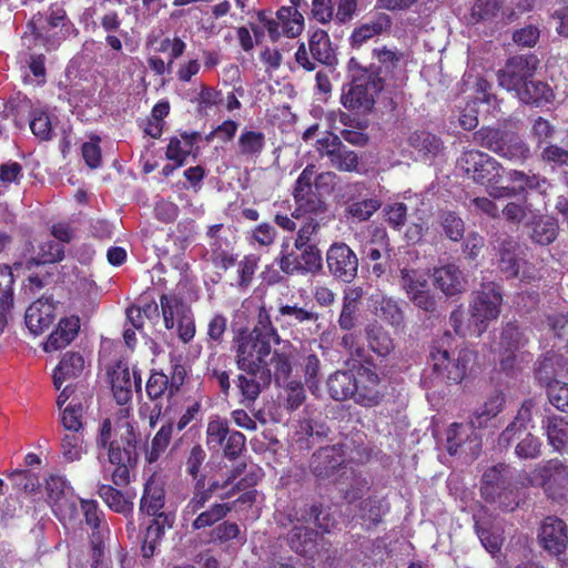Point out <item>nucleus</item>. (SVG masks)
I'll use <instances>...</instances> for the list:
<instances>
[{
  "instance_id": "nucleus-14",
  "label": "nucleus",
  "mask_w": 568,
  "mask_h": 568,
  "mask_svg": "<svg viewBox=\"0 0 568 568\" xmlns=\"http://www.w3.org/2000/svg\"><path fill=\"white\" fill-rule=\"evenodd\" d=\"M326 265L333 278L351 283L358 272V257L344 242H334L326 251Z\"/></svg>"
},
{
  "instance_id": "nucleus-33",
  "label": "nucleus",
  "mask_w": 568,
  "mask_h": 568,
  "mask_svg": "<svg viewBox=\"0 0 568 568\" xmlns=\"http://www.w3.org/2000/svg\"><path fill=\"white\" fill-rule=\"evenodd\" d=\"M508 180L516 185L518 195L526 194L527 191H535L541 195H546L551 187L550 181L540 175L539 173H528L519 170H510L508 172Z\"/></svg>"
},
{
  "instance_id": "nucleus-4",
  "label": "nucleus",
  "mask_w": 568,
  "mask_h": 568,
  "mask_svg": "<svg viewBox=\"0 0 568 568\" xmlns=\"http://www.w3.org/2000/svg\"><path fill=\"white\" fill-rule=\"evenodd\" d=\"M28 28L47 52L55 51L65 40L79 34L64 8L55 4H51L43 14H34Z\"/></svg>"
},
{
  "instance_id": "nucleus-7",
  "label": "nucleus",
  "mask_w": 568,
  "mask_h": 568,
  "mask_svg": "<svg viewBox=\"0 0 568 568\" xmlns=\"http://www.w3.org/2000/svg\"><path fill=\"white\" fill-rule=\"evenodd\" d=\"M277 264L287 276H315L323 270L322 251L318 245L290 248L288 243H282Z\"/></svg>"
},
{
  "instance_id": "nucleus-44",
  "label": "nucleus",
  "mask_w": 568,
  "mask_h": 568,
  "mask_svg": "<svg viewBox=\"0 0 568 568\" xmlns=\"http://www.w3.org/2000/svg\"><path fill=\"white\" fill-rule=\"evenodd\" d=\"M564 366L561 355L555 352H547L536 363V378L548 387V384H552V378L562 371Z\"/></svg>"
},
{
  "instance_id": "nucleus-61",
  "label": "nucleus",
  "mask_w": 568,
  "mask_h": 568,
  "mask_svg": "<svg viewBox=\"0 0 568 568\" xmlns=\"http://www.w3.org/2000/svg\"><path fill=\"white\" fill-rule=\"evenodd\" d=\"M381 206L382 202L376 197L364 199L349 204L347 213L358 221H367Z\"/></svg>"
},
{
  "instance_id": "nucleus-26",
  "label": "nucleus",
  "mask_w": 568,
  "mask_h": 568,
  "mask_svg": "<svg viewBox=\"0 0 568 568\" xmlns=\"http://www.w3.org/2000/svg\"><path fill=\"white\" fill-rule=\"evenodd\" d=\"M165 504V490L163 484L151 476L144 484L143 494L140 500V513L152 516H172L162 511Z\"/></svg>"
},
{
  "instance_id": "nucleus-55",
  "label": "nucleus",
  "mask_w": 568,
  "mask_h": 568,
  "mask_svg": "<svg viewBox=\"0 0 568 568\" xmlns=\"http://www.w3.org/2000/svg\"><path fill=\"white\" fill-rule=\"evenodd\" d=\"M146 395L151 400L161 399L163 396L171 398L175 393H171V385L169 383V376L162 372L152 371L150 374L146 385Z\"/></svg>"
},
{
  "instance_id": "nucleus-52",
  "label": "nucleus",
  "mask_w": 568,
  "mask_h": 568,
  "mask_svg": "<svg viewBox=\"0 0 568 568\" xmlns=\"http://www.w3.org/2000/svg\"><path fill=\"white\" fill-rule=\"evenodd\" d=\"M80 506L84 517L85 525L91 529V539H103L101 535V524L104 519L103 511L94 499L80 498Z\"/></svg>"
},
{
  "instance_id": "nucleus-37",
  "label": "nucleus",
  "mask_w": 568,
  "mask_h": 568,
  "mask_svg": "<svg viewBox=\"0 0 568 568\" xmlns=\"http://www.w3.org/2000/svg\"><path fill=\"white\" fill-rule=\"evenodd\" d=\"M374 313L393 327H399L404 323V312L398 302L392 297L374 294L372 296Z\"/></svg>"
},
{
  "instance_id": "nucleus-64",
  "label": "nucleus",
  "mask_w": 568,
  "mask_h": 568,
  "mask_svg": "<svg viewBox=\"0 0 568 568\" xmlns=\"http://www.w3.org/2000/svg\"><path fill=\"white\" fill-rule=\"evenodd\" d=\"M547 397L549 403L558 410L568 414V384L554 381L548 384Z\"/></svg>"
},
{
  "instance_id": "nucleus-51",
  "label": "nucleus",
  "mask_w": 568,
  "mask_h": 568,
  "mask_svg": "<svg viewBox=\"0 0 568 568\" xmlns=\"http://www.w3.org/2000/svg\"><path fill=\"white\" fill-rule=\"evenodd\" d=\"M233 509V504H213L210 508L201 511L192 521L193 530L212 527L227 516Z\"/></svg>"
},
{
  "instance_id": "nucleus-24",
  "label": "nucleus",
  "mask_w": 568,
  "mask_h": 568,
  "mask_svg": "<svg viewBox=\"0 0 568 568\" xmlns=\"http://www.w3.org/2000/svg\"><path fill=\"white\" fill-rule=\"evenodd\" d=\"M287 521L288 524L314 523L323 532H329L335 525L331 513L322 504L305 505L301 508L293 507L287 514Z\"/></svg>"
},
{
  "instance_id": "nucleus-3",
  "label": "nucleus",
  "mask_w": 568,
  "mask_h": 568,
  "mask_svg": "<svg viewBox=\"0 0 568 568\" xmlns=\"http://www.w3.org/2000/svg\"><path fill=\"white\" fill-rule=\"evenodd\" d=\"M352 81L343 87L342 104L349 111L367 114L373 111L376 97L384 90L383 79L372 68H365L352 58L348 61Z\"/></svg>"
},
{
  "instance_id": "nucleus-29",
  "label": "nucleus",
  "mask_w": 568,
  "mask_h": 568,
  "mask_svg": "<svg viewBox=\"0 0 568 568\" xmlns=\"http://www.w3.org/2000/svg\"><path fill=\"white\" fill-rule=\"evenodd\" d=\"M80 329V318L70 316L61 318L57 328L49 335L44 343L45 352H54L67 347L78 336Z\"/></svg>"
},
{
  "instance_id": "nucleus-6",
  "label": "nucleus",
  "mask_w": 568,
  "mask_h": 568,
  "mask_svg": "<svg viewBox=\"0 0 568 568\" xmlns=\"http://www.w3.org/2000/svg\"><path fill=\"white\" fill-rule=\"evenodd\" d=\"M473 135L477 144L513 163H525L531 156L529 144L514 131L483 128Z\"/></svg>"
},
{
  "instance_id": "nucleus-38",
  "label": "nucleus",
  "mask_w": 568,
  "mask_h": 568,
  "mask_svg": "<svg viewBox=\"0 0 568 568\" xmlns=\"http://www.w3.org/2000/svg\"><path fill=\"white\" fill-rule=\"evenodd\" d=\"M365 335L369 349L381 357L388 356L395 348L389 333L376 322L365 327Z\"/></svg>"
},
{
  "instance_id": "nucleus-23",
  "label": "nucleus",
  "mask_w": 568,
  "mask_h": 568,
  "mask_svg": "<svg viewBox=\"0 0 568 568\" xmlns=\"http://www.w3.org/2000/svg\"><path fill=\"white\" fill-rule=\"evenodd\" d=\"M373 57L378 61V67L371 64L368 68H372L374 72L383 79V88L386 83L392 81L394 82V85H397L396 81L398 79V74L403 73L400 62L404 54L398 51H393L386 47H382L373 50Z\"/></svg>"
},
{
  "instance_id": "nucleus-28",
  "label": "nucleus",
  "mask_w": 568,
  "mask_h": 568,
  "mask_svg": "<svg viewBox=\"0 0 568 568\" xmlns=\"http://www.w3.org/2000/svg\"><path fill=\"white\" fill-rule=\"evenodd\" d=\"M173 525V516H158L151 519L143 530L141 554L150 559L155 555L156 548L165 534V528Z\"/></svg>"
},
{
  "instance_id": "nucleus-49",
  "label": "nucleus",
  "mask_w": 568,
  "mask_h": 568,
  "mask_svg": "<svg viewBox=\"0 0 568 568\" xmlns=\"http://www.w3.org/2000/svg\"><path fill=\"white\" fill-rule=\"evenodd\" d=\"M536 215L531 216L532 230L530 239L539 245H548L558 236V222L551 217L539 219L535 221Z\"/></svg>"
},
{
  "instance_id": "nucleus-47",
  "label": "nucleus",
  "mask_w": 568,
  "mask_h": 568,
  "mask_svg": "<svg viewBox=\"0 0 568 568\" xmlns=\"http://www.w3.org/2000/svg\"><path fill=\"white\" fill-rule=\"evenodd\" d=\"M517 97L526 104L540 105L547 103L552 98V91L549 85L542 81L529 80L517 91Z\"/></svg>"
},
{
  "instance_id": "nucleus-17",
  "label": "nucleus",
  "mask_w": 568,
  "mask_h": 568,
  "mask_svg": "<svg viewBox=\"0 0 568 568\" xmlns=\"http://www.w3.org/2000/svg\"><path fill=\"white\" fill-rule=\"evenodd\" d=\"M345 462L344 444L324 446L313 453L310 469L317 479H328L344 467Z\"/></svg>"
},
{
  "instance_id": "nucleus-57",
  "label": "nucleus",
  "mask_w": 568,
  "mask_h": 568,
  "mask_svg": "<svg viewBox=\"0 0 568 568\" xmlns=\"http://www.w3.org/2000/svg\"><path fill=\"white\" fill-rule=\"evenodd\" d=\"M505 398L501 393H496L493 395L484 405V408L480 412H477L475 418L470 420V426L473 428L481 427L488 419L497 416V414L501 410Z\"/></svg>"
},
{
  "instance_id": "nucleus-36",
  "label": "nucleus",
  "mask_w": 568,
  "mask_h": 568,
  "mask_svg": "<svg viewBox=\"0 0 568 568\" xmlns=\"http://www.w3.org/2000/svg\"><path fill=\"white\" fill-rule=\"evenodd\" d=\"M497 246L499 253V267L506 277H516L519 272V263L516 251L518 248L517 241L505 234L497 240Z\"/></svg>"
},
{
  "instance_id": "nucleus-15",
  "label": "nucleus",
  "mask_w": 568,
  "mask_h": 568,
  "mask_svg": "<svg viewBox=\"0 0 568 568\" xmlns=\"http://www.w3.org/2000/svg\"><path fill=\"white\" fill-rule=\"evenodd\" d=\"M501 169V164L487 153L475 150L464 152V173L478 184L497 183Z\"/></svg>"
},
{
  "instance_id": "nucleus-1",
  "label": "nucleus",
  "mask_w": 568,
  "mask_h": 568,
  "mask_svg": "<svg viewBox=\"0 0 568 568\" xmlns=\"http://www.w3.org/2000/svg\"><path fill=\"white\" fill-rule=\"evenodd\" d=\"M140 435L134 425L124 420L118 423L115 437L112 439V422L104 418L95 436V445L99 449H105L109 463L114 466L111 480L114 486L101 484L98 486V495L114 513L123 516L132 515L133 503L125 498L116 487H125L131 483V471L139 463Z\"/></svg>"
},
{
  "instance_id": "nucleus-34",
  "label": "nucleus",
  "mask_w": 568,
  "mask_h": 568,
  "mask_svg": "<svg viewBox=\"0 0 568 568\" xmlns=\"http://www.w3.org/2000/svg\"><path fill=\"white\" fill-rule=\"evenodd\" d=\"M534 408V399H527L523 403L515 420L499 435V446L507 448L516 438L521 437L527 424L531 422Z\"/></svg>"
},
{
  "instance_id": "nucleus-32",
  "label": "nucleus",
  "mask_w": 568,
  "mask_h": 568,
  "mask_svg": "<svg viewBox=\"0 0 568 568\" xmlns=\"http://www.w3.org/2000/svg\"><path fill=\"white\" fill-rule=\"evenodd\" d=\"M327 390L335 400L355 399L356 376L352 371H336L327 378Z\"/></svg>"
},
{
  "instance_id": "nucleus-40",
  "label": "nucleus",
  "mask_w": 568,
  "mask_h": 568,
  "mask_svg": "<svg viewBox=\"0 0 568 568\" xmlns=\"http://www.w3.org/2000/svg\"><path fill=\"white\" fill-rule=\"evenodd\" d=\"M430 356L434 362V371L437 374L446 377L452 383H462L460 355L452 359L448 351L436 349L430 353Z\"/></svg>"
},
{
  "instance_id": "nucleus-11",
  "label": "nucleus",
  "mask_w": 568,
  "mask_h": 568,
  "mask_svg": "<svg viewBox=\"0 0 568 568\" xmlns=\"http://www.w3.org/2000/svg\"><path fill=\"white\" fill-rule=\"evenodd\" d=\"M501 294L494 283L481 284L475 300L470 304V318L468 328L476 336H480L490 321L499 315Z\"/></svg>"
},
{
  "instance_id": "nucleus-19",
  "label": "nucleus",
  "mask_w": 568,
  "mask_h": 568,
  "mask_svg": "<svg viewBox=\"0 0 568 568\" xmlns=\"http://www.w3.org/2000/svg\"><path fill=\"white\" fill-rule=\"evenodd\" d=\"M357 390L355 402L364 407H375L384 398V389L379 375L371 367L361 365L357 368Z\"/></svg>"
},
{
  "instance_id": "nucleus-25",
  "label": "nucleus",
  "mask_w": 568,
  "mask_h": 568,
  "mask_svg": "<svg viewBox=\"0 0 568 568\" xmlns=\"http://www.w3.org/2000/svg\"><path fill=\"white\" fill-rule=\"evenodd\" d=\"M201 139L200 132L180 133V136H171L165 149L166 160L176 163V166H184L187 162L189 155L193 154L195 159L197 153H193L195 144Z\"/></svg>"
},
{
  "instance_id": "nucleus-31",
  "label": "nucleus",
  "mask_w": 568,
  "mask_h": 568,
  "mask_svg": "<svg viewBox=\"0 0 568 568\" xmlns=\"http://www.w3.org/2000/svg\"><path fill=\"white\" fill-rule=\"evenodd\" d=\"M474 520L475 531L485 549L493 555L498 552L504 542L500 529L484 513L474 515Z\"/></svg>"
},
{
  "instance_id": "nucleus-10",
  "label": "nucleus",
  "mask_w": 568,
  "mask_h": 568,
  "mask_svg": "<svg viewBox=\"0 0 568 568\" xmlns=\"http://www.w3.org/2000/svg\"><path fill=\"white\" fill-rule=\"evenodd\" d=\"M296 63L307 72L316 69V63L333 65L336 61L335 51L328 33L323 29L313 31L305 42H300L295 52Z\"/></svg>"
},
{
  "instance_id": "nucleus-5",
  "label": "nucleus",
  "mask_w": 568,
  "mask_h": 568,
  "mask_svg": "<svg viewBox=\"0 0 568 568\" xmlns=\"http://www.w3.org/2000/svg\"><path fill=\"white\" fill-rule=\"evenodd\" d=\"M332 178H334V174L331 172L316 174L314 164H307L303 169L292 192L295 202V209L292 212L294 219L300 220L305 215H321L327 211V204L317 191V184L320 181Z\"/></svg>"
},
{
  "instance_id": "nucleus-46",
  "label": "nucleus",
  "mask_w": 568,
  "mask_h": 568,
  "mask_svg": "<svg viewBox=\"0 0 568 568\" xmlns=\"http://www.w3.org/2000/svg\"><path fill=\"white\" fill-rule=\"evenodd\" d=\"M549 445L557 452H561L568 444L567 424L556 415L547 416L542 420Z\"/></svg>"
},
{
  "instance_id": "nucleus-48",
  "label": "nucleus",
  "mask_w": 568,
  "mask_h": 568,
  "mask_svg": "<svg viewBox=\"0 0 568 568\" xmlns=\"http://www.w3.org/2000/svg\"><path fill=\"white\" fill-rule=\"evenodd\" d=\"M60 453L67 463L80 460L85 453L84 432H67L60 440Z\"/></svg>"
},
{
  "instance_id": "nucleus-59",
  "label": "nucleus",
  "mask_w": 568,
  "mask_h": 568,
  "mask_svg": "<svg viewBox=\"0 0 568 568\" xmlns=\"http://www.w3.org/2000/svg\"><path fill=\"white\" fill-rule=\"evenodd\" d=\"M211 247V262L215 268L221 271H227L235 265L237 256L232 252L222 247L221 239L210 242Z\"/></svg>"
},
{
  "instance_id": "nucleus-8",
  "label": "nucleus",
  "mask_w": 568,
  "mask_h": 568,
  "mask_svg": "<svg viewBox=\"0 0 568 568\" xmlns=\"http://www.w3.org/2000/svg\"><path fill=\"white\" fill-rule=\"evenodd\" d=\"M205 444L210 450H222L226 459L236 460L246 448V437L243 433L230 428L226 418L213 415L206 425Z\"/></svg>"
},
{
  "instance_id": "nucleus-45",
  "label": "nucleus",
  "mask_w": 568,
  "mask_h": 568,
  "mask_svg": "<svg viewBox=\"0 0 568 568\" xmlns=\"http://www.w3.org/2000/svg\"><path fill=\"white\" fill-rule=\"evenodd\" d=\"M173 420L165 422L155 433L151 440V446L145 450V460L148 464L156 463L168 449L173 435Z\"/></svg>"
},
{
  "instance_id": "nucleus-22",
  "label": "nucleus",
  "mask_w": 568,
  "mask_h": 568,
  "mask_svg": "<svg viewBox=\"0 0 568 568\" xmlns=\"http://www.w3.org/2000/svg\"><path fill=\"white\" fill-rule=\"evenodd\" d=\"M516 477V470L508 465L498 464L488 468L481 478V496L486 500H495L500 489L511 486Z\"/></svg>"
},
{
  "instance_id": "nucleus-18",
  "label": "nucleus",
  "mask_w": 568,
  "mask_h": 568,
  "mask_svg": "<svg viewBox=\"0 0 568 568\" xmlns=\"http://www.w3.org/2000/svg\"><path fill=\"white\" fill-rule=\"evenodd\" d=\"M537 538L545 551L552 556H559L568 545L567 524L556 516H548L542 520Z\"/></svg>"
},
{
  "instance_id": "nucleus-39",
  "label": "nucleus",
  "mask_w": 568,
  "mask_h": 568,
  "mask_svg": "<svg viewBox=\"0 0 568 568\" xmlns=\"http://www.w3.org/2000/svg\"><path fill=\"white\" fill-rule=\"evenodd\" d=\"M363 295L359 287L345 292L343 296L342 311L338 317L339 328L343 331H352L358 322V304Z\"/></svg>"
},
{
  "instance_id": "nucleus-20",
  "label": "nucleus",
  "mask_w": 568,
  "mask_h": 568,
  "mask_svg": "<svg viewBox=\"0 0 568 568\" xmlns=\"http://www.w3.org/2000/svg\"><path fill=\"white\" fill-rule=\"evenodd\" d=\"M320 152L327 156L333 168L341 172L358 170V155L349 150L337 135L318 140Z\"/></svg>"
},
{
  "instance_id": "nucleus-9",
  "label": "nucleus",
  "mask_w": 568,
  "mask_h": 568,
  "mask_svg": "<svg viewBox=\"0 0 568 568\" xmlns=\"http://www.w3.org/2000/svg\"><path fill=\"white\" fill-rule=\"evenodd\" d=\"M255 14L273 43L282 38L294 39L304 30V17L295 7L282 6L275 13L271 10H258Z\"/></svg>"
},
{
  "instance_id": "nucleus-54",
  "label": "nucleus",
  "mask_w": 568,
  "mask_h": 568,
  "mask_svg": "<svg viewBox=\"0 0 568 568\" xmlns=\"http://www.w3.org/2000/svg\"><path fill=\"white\" fill-rule=\"evenodd\" d=\"M61 424L65 432H84L85 423L83 405L80 402L74 403V400H72L61 412Z\"/></svg>"
},
{
  "instance_id": "nucleus-56",
  "label": "nucleus",
  "mask_w": 568,
  "mask_h": 568,
  "mask_svg": "<svg viewBox=\"0 0 568 568\" xmlns=\"http://www.w3.org/2000/svg\"><path fill=\"white\" fill-rule=\"evenodd\" d=\"M270 365L273 367L272 377L275 384L281 385L290 381L292 374L291 356L284 352L274 351L270 359Z\"/></svg>"
},
{
  "instance_id": "nucleus-62",
  "label": "nucleus",
  "mask_w": 568,
  "mask_h": 568,
  "mask_svg": "<svg viewBox=\"0 0 568 568\" xmlns=\"http://www.w3.org/2000/svg\"><path fill=\"white\" fill-rule=\"evenodd\" d=\"M30 130L41 141L51 140L53 130L49 114L44 111H33L30 119Z\"/></svg>"
},
{
  "instance_id": "nucleus-2",
  "label": "nucleus",
  "mask_w": 568,
  "mask_h": 568,
  "mask_svg": "<svg viewBox=\"0 0 568 568\" xmlns=\"http://www.w3.org/2000/svg\"><path fill=\"white\" fill-rule=\"evenodd\" d=\"M281 337L274 327L271 315L261 306L252 329L241 328L234 337L236 366L271 369L266 358L272 353V344H280Z\"/></svg>"
},
{
  "instance_id": "nucleus-53",
  "label": "nucleus",
  "mask_w": 568,
  "mask_h": 568,
  "mask_svg": "<svg viewBox=\"0 0 568 568\" xmlns=\"http://www.w3.org/2000/svg\"><path fill=\"white\" fill-rule=\"evenodd\" d=\"M409 144L423 153L424 155L435 156L437 155L443 146V142L440 138L437 135L427 132V131H416L409 136Z\"/></svg>"
},
{
  "instance_id": "nucleus-63",
  "label": "nucleus",
  "mask_w": 568,
  "mask_h": 568,
  "mask_svg": "<svg viewBox=\"0 0 568 568\" xmlns=\"http://www.w3.org/2000/svg\"><path fill=\"white\" fill-rule=\"evenodd\" d=\"M407 205L403 202L387 204L383 209V215L387 224L395 231H400L407 221Z\"/></svg>"
},
{
  "instance_id": "nucleus-21",
  "label": "nucleus",
  "mask_w": 568,
  "mask_h": 568,
  "mask_svg": "<svg viewBox=\"0 0 568 568\" xmlns=\"http://www.w3.org/2000/svg\"><path fill=\"white\" fill-rule=\"evenodd\" d=\"M305 523H294L287 536V544L290 548L303 557L312 558L317 552V538L318 532L307 526ZM291 524L281 521V526L286 528Z\"/></svg>"
},
{
  "instance_id": "nucleus-41",
  "label": "nucleus",
  "mask_w": 568,
  "mask_h": 568,
  "mask_svg": "<svg viewBox=\"0 0 568 568\" xmlns=\"http://www.w3.org/2000/svg\"><path fill=\"white\" fill-rule=\"evenodd\" d=\"M388 505L377 496H368L359 501L358 517L367 528L376 527L382 523L383 516L388 513Z\"/></svg>"
},
{
  "instance_id": "nucleus-35",
  "label": "nucleus",
  "mask_w": 568,
  "mask_h": 568,
  "mask_svg": "<svg viewBox=\"0 0 568 568\" xmlns=\"http://www.w3.org/2000/svg\"><path fill=\"white\" fill-rule=\"evenodd\" d=\"M83 369L84 358L80 353H65L53 372L54 388L60 389L65 381L79 377Z\"/></svg>"
},
{
  "instance_id": "nucleus-30",
  "label": "nucleus",
  "mask_w": 568,
  "mask_h": 568,
  "mask_svg": "<svg viewBox=\"0 0 568 568\" xmlns=\"http://www.w3.org/2000/svg\"><path fill=\"white\" fill-rule=\"evenodd\" d=\"M266 146L263 132L244 128L236 142V155L246 161H256Z\"/></svg>"
},
{
  "instance_id": "nucleus-42",
  "label": "nucleus",
  "mask_w": 568,
  "mask_h": 568,
  "mask_svg": "<svg viewBox=\"0 0 568 568\" xmlns=\"http://www.w3.org/2000/svg\"><path fill=\"white\" fill-rule=\"evenodd\" d=\"M12 271L7 265H0V334L3 332L8 321L7 314L13 304Z\"/></svg>"
},
{
  "instance_id": "nucleus-13",
  "label": "nucleus",
  "mask_w": 568,
  "mask_h": 568,
  "mask_svg": "<svg viewBox=\"0 0 568 568\" xmlns=\"http://www.w3.org/2000/svg\"><path fill=\"white\" fill-rule=\"evenodd\" d=\"M240 373L234 379L239 392V403L245 407L252 406L260 397L262 390L272 382L271 369L236 366Z\"/></svg>"
},
{
  "instance_id": "nucleus-50",
  "label": "nucleus",
  "mask_w": 568,
  "mask_h": 568,
  "mask_svg": "<svg viewBox=\"0 0 568 568\" xmlns=\"http://www.w3.org/2000/svg\"><path fill=\"white\" fill-rule=\"evenodd\" d=\"M160 306L166 329H172L175 325V317L181 318L185 311L190 308L182 298L172 294H162Z\"/></svg>"
},
{
  "instance_id": "nucleus-27",
  "label": "nucleus",
  "mask_w": 568,
  "mask_h": 568,
  "mask_svg": "<svg viewBox=\"0 0 568 568\" xmlns=\"http://www.w3.org/2000/svg\"><path fill=\"white\" fill-rule=\"evenodd\" d=\"M54 321V306L49 302L37 300L26 311L24 322L33 335H40Z\"/></svg>"
},
{
  "instance_id": "nucleus-16",
  "label": "nucleus",
  "mask_w": 568,
  "mask_h": 568,
  "mask_svg": "<svg viewBox=\"0 0 568 568\" xmlns=\"http://www.w3.org/2000/svg\"><path fill=\"white\" fill-rule=\"evenodd\" d=\"M538 62L534 54L511 57L504 69L498 71L499 84L507 90L517 91L534 75Z\"/></svg>"
},
{
  "instance_id": "nucleus-12",
  "label": "nucleus",
  "mask_w": 568,
  "mask_h": 568,
  "mask_svg": "<svg viewBox=\"0 0 568 568\" xmlns=\"http://www.w3.org/2000/svg\"><path fill=\"white\" fill-rule=\"evenodd\" d=\"M531 483L542 488L552 500L568 498V465L558 458L538 464L534 471Z\"/></svg>"
},
{
  "instance_id": "nucleus-58",
  "label": "nucleus",
  "mask_w": 568,
  "mask_h": 568,
  "mask_svg": "<svg viewBox=\"0 0 568 568\" xmlns=\"http://www.w3.org/2000/svg\"><path fill=\"white\" fill-rule=\"evenodd\" d=\"M278 314L288 318L290 325H298L305 322H316L318 314L306 307H301L297 304L282 305L278 308Z\"/></svg>"
},
{
  "instance_id": "nucleus-43",
  "label": "nucleus",
  "mask_w": 568,
  "mask_h": 568,
  "mask_svg": "<svg viewBox=\"0 0 568 568\" xmlns=\"http://www.w3.org/2000/svg\"><path fill=\"white\" fill-rule=\"evenodd\" d=\"M462 273L458 266L448 264L438 267L434 272L435 285L447 296H453L462 292Z\"/></svg>"
},
{
  "instance_id": "nucleus-60",
  "label": "nucleus",
  "mask_w": 568,
  "mask_h": 568,
  "mask_svg": "<svg viewBox=\"0 0 568 568\" xmlns=\"http://www.w3.org/2000/svg\"><path fill=\"white\" fill-rule=\"evenodd\" d=\"M501 214L507 222L519 224L530 220L534 212L531 210V204L527 203V200L525 199L521 203L508 202L501 210Z\"/></svg>"
}]
</instances>
